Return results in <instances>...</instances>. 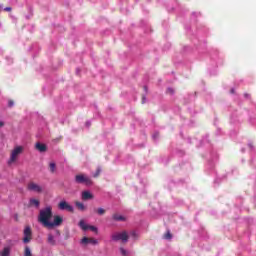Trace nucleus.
Listing matches in <instances>:
<instances>
[{
  "label": "nucleus",
  "mask_w": 256,
  "mask_h": 256,
  "mask_svg": "<svg viewBox=\"0 0 256 256\" xmlns=\"http://www.w3.org/2000/svg\"><path fill=\"white\" fill-rule=\"evenodd\" d=\"M21 153H23V146H16L10 154V158L8 160V165L15 163V161H17V159L19 158Z\"/></svg>",
  "instance_id": "3"
},
{
  "label": "nucleus",
  "mask_w": 256,
  "mask_h": 256,
  "mask_svg": "<svg viewBox=\"0 0 256 256\" xmlns=\"http://www.w3.org/2000/svg\"><path fill=\"white\" fill-rule=\"evenodd\" d=\"M76 207L79 209V211H85V204L82 202H76Z\"/></svg>",
  "instance_id": "18"
},
{
  "label": "nucleus",
  "mask_w": 256,
  "mask_h": 256,
  "mask_svg": "<svg viewBox=\"0 0 256 256\" xmlns=\"http://www.w3.org/2000/svg\"><path fill=\"white\" fill-rule=\"evenodd\" d=\"M96 212H97L98 215H105V213H106L105 209H103V208H98L96 210Z\"/></svg>",
  "instance_id": "21"
},
{
  "label": "nucleus",
  "mask_w": 256,
  "mask_h": 256,
  "mask_svg": "<svg viewBox=\"0 0 256 256\" xmlns=\"http://www.w3.org/2000/svg\"><path fill=\"white\" fill-rule=\"evenodd\" d=\"M58 209L60 211H68V213H73L75 210L73 209V206H71L67 201L62 200L58 204Z\"/></svg>",
  "instance_id": "5"
},
{
  "label": "nucleus",
  "mask_w": 256,
  "mask_h": 256,
  "mask_svg": "<svg viewBox=\"0 0 256 256\" xmlns=\"http://www.w3.org/2000/svg\"><path fill=\"white\" fill-rule=\"evenodd\" d=\"M75 183L86 185V187H91V185H93V180H91L89 176L85 174H77L75 176Z\"/></svg>",
  "instance_id": "2"
},
{
  "label": "nucleus",
  "mask_w": 256,
  "mask_h": 256,
  "mask_svg": "<svg viewBox=\"0 0 256 256\" xmlns=\"http://www.w3.org/2000/svg\"><path fill=\"white\" fill-rule=\"evenodd\" d=\"M130 235H131V237H133V239H137V232H135V231H131L130 232Z\"/></svg>",
  "instance_id": "23"
},
{
  "label": "nucleus",
  "mask_w": 256,
  "mask_h": 256,
  "mask_svg": "<svg viewBox=\"0 0 256 256\" xmlns=\"http://www.w3.org/2000/svg\"><path fill=\"white\" fill-rule=\"evenodd\" d=\"M164 239H173V235L170 231H167V233L164 234Z\"/></svg>",
  "instance_id": "20"
},
{
  "label": "nucleus",
  "mask_w": 256,
  "mask_h": 256,
  "mask_svg": "<svg viewBox=\"0 0 256 256\" xmlns=\"http://www.w3.org/2000/svg\"><path fill=\"white\" fill-rule=\"evenodd\" d=\"M5 123L3 121H0V127H3Z\"/></svg>",
  "instance_id": "29"
},
{
  "label": "nucleus",
  "mask_w": 256,
  "mask_h": 256,
  "mask_svg": "<svg viewBox=\"0 0 256 256\" xmlns=\"http://www.w3.org/2000/svg\"><path fill=\"white\" fill-rule=\"evenodd\" d=\"M51 219H53V207L47 206L46 208L40 210L38 215V222L41 223L43 227L49 229Z\"/></svg>",
  "instance_id": "1"
},
{
  "label": "nucleus",
  "mask_w": 256,
  "mask_h": 256,
  "mask_svg": "<svg viewBox=\"0 0 256 256\" xmlns=\"http://www.w3.org/2000/svg\"><path fill=\"white\" fill-rule=\"evenodd\" d=\"M4 11H11V7H6Z\"/></svg>",
  "instance_id": "28"
},
{
  "label": "nucleus",
  "mask_w": 256,
  "mask_h": 256,
  "mask_svg": "<svg viewBox=\"0 0 256 256\" xmlns=\"http://www.w3.org/2000/svg\"><path fill=\"white\" fill-rule=\"evenodd\" d=\"M0 256H11V248L10 247H5L1 251Z\"/></svg>",
  "instance_id": "14"
},
{
  "label": "nucleus",
  "mask_w": 256,
  "mask_h": 256,
  "mask_svg": "<svg viewBox=\"0 0 256 256\" xmlns=\"http://www.w3.org/2000/svg\"><path fill=\"white\" fill-rule=\"evenodd\" d=\"M88 229H90V231H93L94 233H97V227H95V226L89 225Z\"/></svg>",
  "instance_id": "22"
},
{
  "label": "nucleus",
  "mask_w": 256,
  "mask_h": 256,
  "mask_svg": "<svg viewBox=\"0 0 256 256\" xmlns=\"http://www.w3.org/2000/svg\"><path fill=\"white\" fill-rule=\"evenodd\" d=\"M167 92L170 93V95H173V93H175V91L173 90V88H168Z\"/></svg>",
  "instance_id": "26"
},
{
  "label": "nucleus",
  "mask_w": 256,
  "mask_h": 256,
  "mask_svg": "<svg viewBox=\"0 0 256 256\" xmlns=\"http://www.w3.org/2000/svg\"><path fill=\"white\" fill-rule=\"evenodd\" d=\"M29 203L31 207H39V205H41V202L35 198H31Z\"/></svg>",
  "instance_id": "15"
},
{
  "label": "nucleus",
  "mask_w": 256,
  "mask_h": 256,
  "mask_svg": "<svg viewBox=\"0 0 256 256\" xmlns=\"http://www.w3.org/2000/svg\"><path fill=\"white\" fill-rule=\"evenodd\" d=\"M27 189L28 191H33L34 193H43V187L35 182H29Z\"/></svg>",
  "instance_id": "7"
},
{
  "label": "nucleus",
  "mask_w": 256,
  "mask_h": 256,
  "mask_svg": "<svg viewBox=\"0 0 256 256\" xmlns=\"http://www.w3.org/2000/svg\"><path fill=\"white\" fill-rule=\"evenodd\" d=\"M24 256H33V254H31V249L27 246L25 247Z\"/></svg>",
  "instance_id": "19"
},
{
  "label": "nucleus",
  "mask_w": 256,
  "mask_h": 256,
  "mask_svg": "<svg viewBox=\"0 0 256 256\" xmlns=\"http://www.w3.org/2000/svg\"><path fill=\"white\" fill-rule=\"evenodd\" d=\"M231 93H235V90L232 89V90H231Z\"/></svg>",
  "instance_id": "30"
},
{
  "label": "nucleus",
  "mask_w": 256,
  "mask_h": 256,
  "mask_svg": "<svg viewBox=\"0 0 256 256\" xmlns=\"http://www.w3.org/2000/svg\"><path fill=\"white\" fill-rule=\"evenodd\" d=\"M31 239H33V231L30 226H26L24 229L23 243H31Z\"/></svg>",
  "instance_id": "6"
},
{
  "label": "nucleus",
  "mask_w": 256,
  "mask_h": 256,
  "mask_svg": "<svg viewBox=\"0 0 256 256\" xmlns=\"http://www.w3.org/2000/svg\"><path fill=\"white\" fill-rule=\"evenodd\" d=\"M112 219H113L114 221H125V217H124V216H121V215H119V214H113V215H112Z\"/></svg>",
  "instance_id": "16"
},
{
  "label": "nucleus",
  "mask_w": 256,
  "mask_h": 256,
  "mask_svg": "<svg viewBox=\"0 0 256 256\" xmlns=\"http://www.w3.org/2000/svg\"><path fill=\"white\" fill-rule=\"evenodd\" d=\"M15 105V102L13 100L8 101V107H13Z\"/></svg>",
  "instance_id": "25"
},
{
  "label": "nucleus",
  "mask_w": 256,
  "mask_h": 256,
  "mask_svg": "<svg viewBox=\"0 0 256 256\" xmlns=\"http://www.w3.org/2000/svg\"><path fill=\"white\" fill-rule=\"evenodd\" d=\"M47 243H49V245L52 246L57 245V242L55 241V237L53 236V234H48Z\"/></svg>",
  "instance_id": "13"
},
{
  "label": "nucleus",
  "mask_w": 256,
  "mask_h": 256,
  "mask_svg": "<svg viewBox=\"0 0 256 256\" xmlns=\"http://www.w3.org/2000/svg\"><path fill=\"white\" fill-rule=\"evenodd\" d=\"M82 199H83V201H89V199H93V195L89 191H83L82 192Z\"/></svg>",
  "instance_id": "11"
},
{
  "label": "nucleus",
  "mask_w": 256,
  "mask_h": 256,
  "mask_svg": "<svg viewBox=\"0 0 256 256\" xmlns=\"http://www.w3.org/2000/svg\"><path fill=\"white\" fill-rule=\"evenodd\" d=\"M100 173H101V170L98 169V170L96 171V173L94 174V177H99Z\"/></svg>",
  "instance_id": "27"
},
{
  "label": "nucleus",
  "mask_w": 256,
  "mask_h": 256,
  "mask_svg": "<svg viewBox=\"0 0 256 256\" xmlns=\"http://www.w3.org/2000/svg\"><path fill=\"white\" fill-rule=\"evenodd\" d=\"M55 169H57V165L54 162H51L49 164L50 173H55Z\"/></svg>",
  "instance_id": "17"
},
{
  "label": "nucleus",
  "mask_w": 256,
  "mask_h": 256,
  "mask_svg": "<svg viewBox=\"0 0 256 256\" xmlns=\"http://www.w3.org/2000/svg\"><path fill=\"white\" fill-rule=\"evenodd\" d=\"M62 224H63V217H61L59 215H55L53 222L50 221V225L48 226V229H53L54 227H59Z\"/></svg>",
  "instance_id": "8"
},
{
  "label": "nucleus",
  "mask_w": 256,
  "mask_h": 256,
  "mask_svg": "<svg viewBox=\"0 0 256 256\" xmlns=\"http://www.w3.org/2000/svg\"><path fill=\"white\" fill-rule=\"evenodd\" d=\"M81 244L82 245H98L99 241H97V239L95 238H89V237H83L81 239Z\"/></svg>",
  "instance_id": "9"
},
{
  "label": "nucleus",
  "mask_w": 256,
  "mask_h": 256,
  "mask_svg": "<svg viewBox=\"0 0 256 256\" xmlns=\"http://www.w3.org/2000/svg\"><path fill=\"white\" fill-rule=\"evenodd\" d=\"M78 225H79L80 229H82V231L89 230V225L87 223H85V220H80Z\"/></svg>",
  "instance_id": "12"
},
{
  "label": "nucleus",
  "mask_w": 256,
  "mask_h": 256,
  "mask_svg": "<svg viewBox=\"0 0 256 256\" xmlns=\"http://www.w3.org/2000/svg\"><path fill=\"white\" fill-rule=\"evenodd\" d=\"M120 253L125 256L127 255V250L124 248H120Z\"/></svg>",
  "instance_id": "24"
},
{
  "label": "nucleus",
  "mask_w": 256,
  "mask_h": 256,
  "mask_svg": "<svg viewBox=\"0 0 256 256\" xmlns=\"http://www.w3.org/2000/svg\"><path fill=\"white\" fill-rule=\"evenodd\" d=\"M112 241H122V243H127L129 241V234L127 231L115 232L111 235Z\"/></svg>",
  "instance_id": "4"
},
{
  "label": "nucleus",
  "mask_w": 256,
  "mask_h": 256,
  "mask_svg": "<svg viewBox=\"0 0 256 256\" xmlns=\"http://www.w3.org/2000/svg\"><path fill=\"white\" fill-rule=\"evenodd\" d=\"M35 149L39 151V153H45L47 151V145L41 142H37L35 144Z\"/></svg>",
  "instance_id": "10"
},
{
  "label": "nucleus",
  "mask_w": 256,
  "mask_h": 256,
  "mask_svg": "<svg viewBox=\"0 0 256 256\" xmlns=\"http://www.w3.org/2000/svg\"><path fill=\"white\" fill-rule=\"evenodd\" d=\"M143 103H145V97H143Z\"/></svg>",
  "instance_id": "31"
}]
</instances>
